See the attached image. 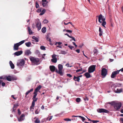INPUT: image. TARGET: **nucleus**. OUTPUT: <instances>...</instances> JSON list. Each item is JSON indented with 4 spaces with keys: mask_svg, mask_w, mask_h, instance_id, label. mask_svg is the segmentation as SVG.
<instances>
[{
    "mask_svg": "<svg viewBox=\"0 0 123 123\" xmlns=\"http://www.w3.org/2000/svg\"><path fill=\"white\" fill-rule=\"evenodd\" d=\"M93 52H94L93 55H94L96 56L97 55L98 51L97 49H95L94 50Z\"/></svg>",
    "mask_w": 123,
    "mask_h": 123,
    "instance_id": "2f4dec72",
    "label": "nucleus"
},
{
    "mask_svg": "<svg viewBox=\"0 0 123 123\" xmlns=\"http://www.w3.org/2000/svg\"><path fill=\"white\" fill-rule=\"evenodd\" d=\"M18 113L19 115H20L21 114V112L19 109L18 110Z\"/></svg>",
    "mask_w": 123,
    "mask_h": 123,
    "instance_id": "4d7b16f0",
    "label": "nucleus"
},
{
    "mask_svg": "<svg viewBox=\"0 0 123 123\" xmlns=\"http://www.w3.org/2000/svg\"><path fill=\"white\" fill-rule=\"evenodd\" d=\"M62 43L61 42H58V44L59 45H61V44H62Z\"/></svg>",
    "mask_w": 123,
    "mask_h": 123,
    "instance_id": "774afa93",
    "label": "nucleus"
},
{
    "mask_svg": "<svg viewBox=\"0 0 123 123\" xmlns=\"http://www.w3.org/2000/svg\"><path fill=\"white\" fill-rule=\"evenodd\" d=\"M46 28L45 27H43L42 29V31L43 33H45L46 31Z\"/></svg>",
    "mask_w": 123,
    "mask_h": 123,
    "instance_id": "c756f323",
    "label": "nucleus"
},
{
    "mask_svg": "<svg viewBox=\"0 0 123 123\" xmlns=\"http://www.w3.org/2000/svg\"><path fill=\"white\" fill-rule=\"evenodd\" d=\"M63 32L66 31L67 32H68L70 33H71L72 32V31L68 30H66L64 29L63 30Z\"/></svg>",
    "mask_w": 123,
    "mask_h": 123,
    "instance_id": "c85d7f7f",
    "label": "nucleus"
},
{
    "mask_svg": "<svg viewBox=\"0 0 123 123\" xmlns=\"http://www.w3.org/2000/svg\"><path fill=\"white\" fill-rule=\"evenodd\" d=\"M39 112V111H38V110H36L35 111V114H38Z\"/></svg>",
    "mask_w": 123,
    "mask_h": 123,
    "instance_id": "8fccbe9b",
    "label": "nucleus"
},
{
    "mask_svg": "<svg viewBox=\"0 0 123 123\" xmlns=\"http://www.w3.org/2000/svg\"><path fill=\"white\" fill-rule=\"evenodd\" d=\"M29 33V34H31L32 33V32L31 29L29 27H28Z\"/></svg>",
    "mask_w": 123,
    "mask_h": 123,
    "instance_id": "7c9ffc66",
    "label": "nucleus"
},
{
    "mask_svg": "<svg viewBox=\"0 0 123 123\" xmlns=\"http://www.w3.org/2000/svg\"><path fill=\"white\" fill-rule=\"evenodd\" d=\"M25 115L24 114H22L20 116L19 118H18V121L19 122H20L24 120L25 119Z\"/></svg>",
    "mask_w": 123,
    "mask_h": 123,
    "instance_id": "ddd939ff",
    "label": "nucleus"
},
{
    "mask_svg": "<svg viewBox=\"0 0 123 123\" xmlns=\"http://www.w3.org/2000/svg\"><path fill=\"white\" fill-rule=\"evenodd\" d=\"M19 104L18 103L14 105L13 108V112H15L16 108L19 106Z\"/></svg>",
    "mask_w": 123,
    "mask_h": 123,
    "instance_id": "2eb2a0df",
    "label": "nucleus"
},
{
    "mask_svg": "<svg viewBox=\"0 0 123 123\" xmlns=\"http://www.w3.org/2000/svg\"><path fill=\"white\" fill-rule=\"evenodd\" d=\"M9 63L11 68L12 69H13L14 68V65L13 63L11 61H9Z\"/></svg>",
    "mask_w": 123,
    "mask_h": 123,
    "instance_id": "412c9836",
    "label": "nucleus"
},
{
    "mask_svg": "<svg viewBox=\"0 0 123 123\" xmlns=\"http://www.w3.org/2000/svg\"><path fill=\"white\" fill-rule=\"evenodd\" d=\"M6 77L4 75L0 77V79L5 80L6 79Z\"/></svg>",
    "mask_w": 123,
    "mask_h": 123,
    "instance_id": "f704fd0d",
    "label": "nucleus"
},
{
    "mask_svg": "<svg viewBox=\"0 0 123 123\" xmlns=\"http://www.w3.org/2000/svg\"><path fill=\"white\" fill-rule=\"evenodd\" d=\"M25 40H22L19 42L15 44L13 46V49L14 50H18V47L20 45L23 43Z\"/></svg>",
    "mask_w": 123,
    "mask_h": 123,
    "instance_id": "f03ea898",
    "label": "nucleus"
},
{
    "mask_svg": "<svg viewBox=\"0 0 123 123\" xmlns=\"http://www.w3.org/2000/svg\"><path fill=\"white\" fill-rule=\"evenodd\" d=\"M76 101L77 102H79L80 101V99L79 98H77L76 99Z\"/></svg>",
    "mask_w": 123,
    "mask_h": 123,
    "instance_id": "a19ab883",
    "label": "nucleus"
},
{
    "mask_svg": "<svg viewBox=\"0 0 123 123\" xmlns=\"http://www.w3.org/2000/svg\"><path fill=\"white\" fill-rule=\"evenodd\" d=\"M99 32H102V31L100 27H99Z\"/></svg>",
    "mask_w": 123,
    "mask_h": 123,
    "instance_id": "052dcab7",
    "label": "nucleus"
},
{
    "mask_svg": "<svg viewBox=\"0 0 123 123\" xmlns=\"http://www.w3.org/2000/svg\"><path fill=\"white\" fill-rule=\"evenodd\" d=\"M41 87L42 86H41L39 85L35 89V91L34 92H37L41 88Z\"/></svg>",
    "mask_w": 123,
    "mask_h": 123,
    "instance_id": "5701e85b",
    "label": "nucleus"
},
{
    "mask_svg": "<svg viewBox=\"0 0 123 123\" xmlns=\"http://www.w3.org/2000/svg\"><path fill=\"white\" fill-rule=\"evenodd\" d=\"M123 89L122 88L119 89L117 88V89L116 90H115L114 91L116 93H120L122 92Z\"/></svg>",
    "mask_w": 123,
    "mask_h": 123,
    "instance_id": "4be33fe9",
    "label": "nucleus"
},
{
    "mask_svg": "<svg viewBox=\"0 0 123 123\" xmlns=\"http://www.w3.org/2000/svg\"><path fill=\"white\" fill-rule=\"evenodd\" d=\"M45 12V9H43L41 12V13H40V15H42Z\"/></svg>",
    "mask_w": 123,
    "mask_h": 123,
    "instance_id": "72a5a7b5",
    "label": "nucleus"
},
{
    "mask_svg": "<svg viewBox=\"0 0 123 123\" xmlns=\"http://www.w3.org/2000/svg\"><path fill=\"white\" fill-rule=\"evenodd\" d=\"M108 84L110 87L111 88L114 87L116 88V86H115L114 83L112 82H109Z\"/></svg>",
    "mask_w": 123,
    "mask_h": 123,
    "instance_id": "f3484780",
    "label": "nucleus"
},
{
    "mask_svg": "<svg viewBox=\"0 0 123 123\" xmlns=\"http://www.w3.org/2000/svg\"><path fill=\"white\" fill-rule=\"evenodd\" d=\"M81 118L82 119V121L83 122H84V121L85 120V118L83 117H82Z\"/></svg>",
    "mask_w": 123,
    "mask_h": 123,
    "instance_id": "338daca9",
    "label": "nucleus"
},
{
    "mask_svg": "<svg viewBox=\"0 0 123 123\" xmlns=\"http://www.w3.org/2000/svg\"><path fill=\"white\" fill-rule=\"evenodd\" d=\"M6 79L7 80L9 81H11L12 79V77L10 76H6Z\"/></svg>",
    "mask_w": 123,
    "mask_h": 123,
    "instance_id": "b1692460",
    "label": "nucleus"
},
{
    "mask_svg": "<svg viewBox=\"0 0 123 123\" xmlns=\"http://www.w3.org/2000/svg\"><path fill=\"white\" fill-rule=\"evenodd\" d=\"M32 26L33 28H34L35 27V24H32Z\"/></svg>",
    "mask_w": 123,
    "mask_h": 123,
    "instance_id": "69168bd1",
    "label": "nucleus"
},
{
    "mask_svg": "<svg viewBox=\"0 0 123 123\" xmlns=\"http://www.w3.org/2000/svg\"><path fill=\"white\" fill-rule=\"evenodd\" d=\"M49 68L50 70L52 72H54L55 69V67L54 66H50Z\"/></svg>",
    "mask_w": 123,
    "mask_h": 123,
    "instance_id": "aec40b11",
    "label": "nucleus"
},
{
    "mask_svg": "<svg viewBox=\"0 0 123 123\" xmlns=\"http://www.w3.org/2000/svg\"><path fill=\"white\" fill-rule=\"evenodd\" d=\"M63 66L61 64H59L58 65V68L59 70H58L57 69L56 70V72L60 74L61 75H63L62 72V69L63 68Z\"/></svg>",
    "mask_w": 123,
    "mask_h": 123,
    "instance_id": "7ed1b4c3",
    "label": "nucleus"
},
{
    "mask_svg": "<svg viewBox=\"0 0 123 123\" xmlns=\"http://www.w3.org/2000/svg\"><path fill=\"white\" fill-rule=\"evenodd\" d=\"M108 104H109L112 105H113L114 106V105H115L116 103L114 102H109L108 103Z\"/></svg>",
    "mask_w": 123,
    "mask_h": 123,
    "instance_id": "4c0bfd02",
    "label": "nucleus"
},
{
    "mask_svg": "<svg viewBox=\"0 0 123 123\" xmlns=\"http://www.w3.org/2000/svg\"><path fill=\"white\" fill-rule=\"evenodd\" d=\"M82 68H81V69H78V70H77L76 71L77 72H79L80 71H81L82 70Z\"/></svg>",
    "mask_w": 123,
    "mask_h": 123,
    "instance_id": "e2e57ef3",
    "label": "nucleus"
},
{
    "mask_svg": "<svg viewBox=\"0 0 123 123\" xmlns=\"http://www.w3.org/2000/svg\"><path fill=\"white\" fill-rule=\"evenodd\" d=\"M32 38L35 40L36 42H37L39 41L38 38L37 37L33 36L32 37Z\"/></svg>",
    "mask_w": 123,
    "mask_h": 123,
    "instance_id": "473e14b6",
    "label": "nucleus"
},
{
    "mask_svg": "<svg viewBox=\"0 0 123 123\" xmlns=\"http://www.w3.org/2000/svg\"><path fill=\"white\" fill-rule=\"evenodd\" d=\"M92 122L93 123H96L99 122L98 121H95V120H92Z\"/></svg>",
    "mask_w": 123,
    "mask_h": 123,
    "instance_id": "3c124183",
    "label": "nucleus"
},
{
    "mask_svg": "<svg viewBox=\"0 0 123 123\" xmlns=\"http://www.w3.org/2000/svg\"><path fill=\"white\" fill-rule=\"evenodd\" d=\"M68 47L69 48H70L71 49H72L73 48H74V47L72 46H71V45H69L68 46Z\"/></svg>",
    "mask_w": 123,
    "mask_h": 123,
    "instance_id": "09e8293b",
    "label": "nucleus"
},
{
    "mask_svg": "<svg viewBox=\"0 0 123 123\" xmlns=\"http://www.w3.org/2000/svg\"><path fill=\"white\" fill-rule=\"evenodd\" d=\"M64 120L66 121H71V119L68 118H65L64 119Z\"/></svg>",
    "mask_w": 123,
    "mask_h": 123,
    "instance_id": "a18cd8bd",
    "label": "nucleus"
},
{
    "mask_svg": "<svg viewBox=\"0 0 123 123\" xmlns=\"http://www.w3.org/2000/svg\"><path fill=\"white\" fill-rule=\"evenodd\" d=\"M1 85L3 86H4L5 85V83L4 82H2L1 83Z\"/></svg>",
    "mask_w": 123,
    "mask_h": 123,
    "instance_id": "864d4df0",
    "label": "nucleus"
},
{
    "mask_svg": "<svg viewBox=\"0 0 123 123\" xmlns=\"http://www.w3.org/2000/svg\"><path fill=\"white\" fill-rule=\"evenodd\" d=\"M95 66L94 65H92L90 66L88 69V72L89 73L93 72L95 70Z\"/></svg>",
    "mask_w": 123,
    "mask_h": 123,
    "instance_id": "1a4fd4ad",
    "label": "nucleus"
},
{
    "mask_svg": "<svg viewBox=\"0 0 123 123\" xmlns=\"http://www.w3.org/2000/svg\"><path fill=\"white\" fill-rule=\"evenodd\" d=\"M107 70L105 68H103L101 70V75L102 77L104 78L105 77L107 74Z\"/></svg>",
    "mask_w": 123,
    "mask_h": 123,
    "instance_id": "423d86ee",
    "label": "nucleus"
},
{
    "mask_svg": "<svg viewBox=\"0 0 123 123\" xmlns=\"http://www.w3.org/2000/svg\"><path fill=\"white\" fill-rule=\"evenodd\" d=\"M26 45L28 47H30L31 44V43L30 42H28L25 43Z\"/></svg>",
    "mask_w": 123,
    "mask_h": 123,
    "instance_id": "cd10ccee",
    "label": "nucleus"
},
{
    "mask_svg": "<svg viewBox=\"0 0 123 123\" xmlns=\"http://www.w3.org/2000/svg\"><path fill=\"white\" fill-rule=\"evenodd\" d=\"M11 97H12L14 99L16 100V99L17 98H15L14 97V95H12L11 96Z\"/></svg>",
    "mask_w": 123,
    "mask_h": 123,
    "instance_id": "5fc2aeb1",
    "label": "nucleus"
},
{
    "mask_svg": "<svg viewBox=\"0 0 123 123\" xmlns=\"http://www.w3.org/2000/svg\"><path fill=\"white\" fill-rule=\"evenodd\" d=\"M97 111L99 113H108V111L107 110L103 109H97Z\"/></svg>",
    "mask_w": 123,
    "mask_h": 123,
    "instance_id": "f8f14e48",
    "label": "nucleus"
},
{
    "mask_svg": "<svg viewBox=\"0 0 123 123\" xmlns=\"http://www.w3.org/2000/svg\"><path fill=\"white\" fill-rule=\"evenodd\" d=\"M41 10L40 9H38L37 11V12H41Z\"/></svg>",
    "mask_w": 123,
    "mask_h": 123,
    "instance_id": "bf43d9fd",
    "label": "nucleus"
},
{
    "mask_svg": "<svg viewBox=\"0 0 123 123\" xmlns=\"http://www.w3.org/2000/svg\"><path fill=\"white\" fill-rule=\"evenodd\" d=\"M32 99H33V102H35L36 101L37 99V98H32Z\"/></svg>",
    "mask_w": 123,
    "mask_h": 123,
    "instance_id": "37998d69",
    "label": "nucleus"
},
{
    "mask_svg": "<svg viewBox=\"0 0 123 123\" xmlns=\"http://www.w3.org/2000/svg\"><path fill=\"white\" fill-rule=\"evenodd\" d=\"M64 35H67L70 38L71 37V36H69L67 33L64 34Z\"/></svg>",
    "mask_w": 123,
    "mask_h": 123,
    "instance_id": "0e129e2a",
    "label": "nucleus"
},
{
    "mask_svg": "<svg viewBox=\"0 0 123 123\" xmlns=\"http://www.w3.org/2000/svg\"><path fill=\"white\" fill-rule=\"evenodd\" d=\"M81 76L82 75L78 77H76L75 76H74V80L75 81H77L79 82V81L80 80V77H81Z\"/></svg>",
    "mask_w": 123,
    "mask_h": 123,
    "instance_id": "6ab92c4d",
    "label": "nucleus"
},
{
    "mask_svg": "<svg viewBox=\"0 0 123 123\" xmlns=\"http://www.w3.org/2000/svg\"><path fill=\"white\" fill-rule=\"evenodd\" d=\"M76 51L78 53H79L80 52V50L79 49H77L76 50Z\"/></svg>",
    "mask_w": 123,
    "mask_h": 123,
    "instance_id": "680f3d73",
    "label": "nucleus"
},
{
    "mask_svg": "<svg viewBox=\"0 0 123 123\" xmlns=\"http://www.w3.org/2000/svg\"><path fill=\"white\" fill-rule=\"evenodd\" d=\"M120 121L122 122V123H123V118H121Z\"/></svg>",
    "mask_w": 123,
    "mask_h": 123,
    "instance_id": "6e6d98bb",
    "label": "nucleus"
},
{
    "mask_svg": "<svg viewBox=\"0 0 123 123\" xmlns=\"http://www.w3.org/2000/svg\"><path fill=\"white\" fill-rule=\"evenodd\" d=\"M35 105V102L32 101V102L31 106L30 107V109L31 111L32 110V109H33Z\"/></svg>",
    "mask_w": 123,
    "mask_h": 123,
    "instance_id": "a878e982",
    "label": "nucleus"
},
{
    "mask_svg": "<svg viewBox=\"0 0 123 123\" xmlns=\"http://www.w3.org/2000/svg\"><path fill=\"white\" fill-rule=\"evenodd\" d=\"M35 123H39L40 122V120L38 118H37L35 122Z\"/></svg>",
    "mask_w": 123,
    "mask_h": 123,
    "instance_id": "58836bf2",
    "label": "nucleus"
},
{
    "mask_svg": "<svg viewBox=\"0 0 123 123\" xmlns=\"http://www.w3.org/2000/svg\"><path fill=\"white\" fill-rule=\"evenodd\" d=\"M102 26H103L104 27H105V25L106 24V22L105 21H102Z\"/></svg>",
    "mask_w": 123,
    "mask_h": 123,
    "instance_id": "e433bc0d",
    "label": "nucleus"
},
{
    "mask_svg": "<svg viewBox=\"0 0 123 123\" xmlns=\"http://www.w3.org/2000/svg\"><path fill=\"white\" fill-rule=\"evenodd\" d=\"M25 61L23 59H20L18 60L17 62V65L19 67L23 66L25 64Z\"/></svg>",
    "mask_w": 123,
    "mask_h": 123,
    "instance_id": "39448f33",
    "label": "nucleus"
},
{
    "mask_svg": "<svg viewBox=\"0 0 123 123\" xmlns=\"http://www.w3.org/2000/svg\"><path fill=\"white\" fill-rule=\"evenodd\" d=\"M42 5L44 7L47 6L48 2L46 0H42Z\"/></svg>",
    "mask_w": 123,
    "mask_h": 123,
    "instance_id": "dca6fc26",
    "label": "nucleus"
},
{
    "mask_svg": "<svg viewBox=\"0 0 123 123\" xmlns=\"http://www.w3.org/2000/svg\"><path fill=\"white\" fill-rule=\"evenodd\" d=\"M61 54L65 55L66 54V52L64 51H62L61 53Z\"/></svg>",
    "mask_w": 123,
    "mask_h": 123,
    "instance_id": "de8ad7c7",
    "label": "nucleus"
},
{
    "mask_svg": "<svg viewBox=\"0 0 123 123\" xmlns=\"http://www.w3.org/2000/svg\"><path fill=\"white\" fill-rule=\"evenodd\" d=\"M31 54V52L29 49L26 50L25 52V54L27 55H29Z\"/></svg>",
    "mask_w": 123,
    "mask_h": 123,
    "instance_id": "a211bd4d",
    "label": "nucleus"
},
{
    "mask_svg": "<svg viewBox=\"0 0 123 123\" xmlns=\"http://www.w3.org/2000/svg\"><path fill=\"white\" fill-rule=\"evenodd\" d=\"M84 75L87 78H90L91 76L90 74L88 73H85Z\"/></svg>",
    "mask_w": 123,
    "mask_h": 123,
    "instance_id": "bb28decb",
    "label": "nucleus"
},
{
    "mask_svg": "<svg viewBox=\"0 0 123 123\" xmlns=\"http://www.w3.org/2000/svg\"><path fill=\"white\" fill-rule=\"evenodd\" d=\"M52 117H53L52 116H50V117H48L47 118V120H48L49 121H50V120H51L52 119Z\"/></svg>",
    "mask_w": 123,
    "mask_h": 123,
    "instance_id": "ea45409f",
    "label": "nucleus"
},
{
    "mask_svg": "<svg viewBox=\"0 0 123 123\" xmlns=\"http://www.w3.org/2000/svg\"><path fill=\"white\" fill-rule=\"evenodd\" d=\"M30 59L34 65H37L39 64V60L38 58L31 57L30 58Z\"/></svg>",
    "mask_w": 123,
    "mask_h": 123,
    "instance_id": "f257e3e1",
    "label": "nucleus"
},
{
    "mask_svg": "<svg viewBox=\"0 0 123 123\" xmlns=\"http://www.w3.org/2000/svg\"><path fill=\"white\" fill-rule=\"evenodd\" d=\"M35 21L36 23V26L37 28L38 31H39L41 28V23L38 19H35Z\"/></svg>",
    "mask_w": 123,
    "mask_h": 123,
    "instance_id": "20e7f679",
    "label": "nucleus"
},
{
    "mask_svg": "<svg viewBox=\"0 0 123 123\" xmlns=\"http://www.w3.org/2000/svg\"><path fill=\"white\" fill-rule=\"evenodd\" d=\"M105 17L103 16L101 14H100L98 16V21L99 22L101 23L102 21H105Z\"/></svg>",
    "mask_w": 123,
    "mask_h": 123,
    "instance_id": "6e6552de",
    "label": "nucleus"
},
{
    "mask_svg": "<svg viewBox=\"0 0 123 123\" xmlns=\"http://www.w3.org/2000/svg\"><path fill=\"white\" fill-rule=\"evenodd\" d=\"M70 38H72L73 39V40L74 41H76L74 37L71 36Z\"/></svg>",
    "mask_w": 123,
    "mask_h": 123,
    "instance_id": "13d9d810",
    "label": "nucleus"
},
{
    "mask_svg": "<svg viewBox=\"0 0 123 123\" xmlns=\"http://www.w3.org/2000/svg\"><path fill=\"white\" fill-rule=\"evenodd\" d=\"M57 56V55L54 54L52 55V59H51V61L52 62L54 63H56L57 62V60L56 57Z\"/></svg>",
    "mask_w": 123,
    "mask_h": 123,
    "instance_id": "9d476101",
    "label": "nucleus"
},
{
    "mask_svg": "<svg viewBox=\"0 0 123 123\" xmlns=\"http://www.w3.org/2000/svg\"><path fill=\"white\" fill-rule=\"evenodd\" d=\"M33 89L32 88L30 90L28 91L25 93V97H26L28 94H29L31 92L33 91Z\"/></svg>",
    "mask_w": 123,
    "mask_h": 123,
    "instance_id": "393cba45",
    "label": "nucleus"
},
{
    "mask_svg": "<svg viewBox=\"0 0 123 123\" xmlns=\"http://www.w3.org/2000/svg\"><path fill=\"white\" fill-rule=\"evenodd\" d=\"M122 104L121 103H116L114 106V108L115 110H118L120 108Z\"/></svg>",
    "mask_w": 123,
    "mask_h": 123,
    "instance_id": "0eeeda50",
    "label": "nucleus"
},
{
    "mask_svg": "<svg viewBox=\"0 0 123 123\" xmlns=\"http://www.w3.org/2000/svg\"><path fill=\"white\" fill-rule=\"evenodd\" d=\"M23 51L22 50L18 51L14 53V55L18 56L22 54Z\"/></svg>",
    "mask_w": 123,
    "mask_h": 123,
    "instance_id": "4468645a",
    "label": "nucleus"
},
{
    "mask_svg": "<svg viewBox=\"0 0 123 123\" xmlns=\"http://www.w3.org/2000/svg\"><path fill=\"white\" fill-rule=\"evenodd\" d=\"M39 7V5L38 4L37 2L36 1V7L37 8Z\"/></svg>",
    "mask_w": 123,
    "mask_h": 123,
    "instance_id": "c03bdc74",
    "label": "nucleus"
},
{
    "mask_svg": "<svg viewBox=\"0 0 123 123\" xmlns=\"http://www.w3.org/2000/svg\"><path fill=\"white\" fill-rule=\"evenodd\" d=\"M43 22L44 23H47L48 22V21L46 19H45L43 20Z\"/></svg>",
    "mask_w": 123,
    "mask_h": 123,
    "instance_id": "49530a36",
    "label": "nucleus"
},
{
    "mask_svg": "<svg viewBox=\"0 0 123 123\" xmlns=\"http://www.w3.org/2000/svg\"><path fill=\"white\" fill-rule=\"evenodd\" d=\"M33 93L34 94V95L33 98H36V97L37 96V92H34Z\"/></svg>",
    "mask_w": 123,
    "mask_h": 123,
    "instance_id": "79ce46f5",
    "label": "nucleus"
},
{
    "mask_svg": "<svg viewBox=\"0 0 123 123\" xmlns=\"http://www.w3.org/2000/svg\"><path fill=\"white\" fill-rule=\"evenodd\" d=\"M40 49L43 50H45L46 49L45 47L43 46H42L40 47Z\"/></svg>",
    "mask_w": 123,
    "mask_h": 123,
    "instance_id": "c9c22d12",
    "label": "nucleus"
},
{
    "mask_svg": "<svg viewBox=\"0 0 123 123\" xmlns=\"http://www.w3.org/2000/svg\"><path fill=\"white\" fill-rule=\"evenodd\" d=\"M67 76L69 77L70 78L72 77V75L70 74H67Z\"/></svg>",
    "mask_w": 123,
    "mask_h": 123,
    "instance_id": "603ef678",
    "label": "nucleus"
},
{
    "mask_svg": "<svg viewBox=\"0 0 123 123\" xmlns=\"http://www.w3.org/2000/svg\"><path fill=\"white\" fill-rule=\"evenodd\" d=\"M120 70H117V71H113L112 72L111 75V77L112 78H114L116 76V75L119 74Z\"/></svg>",
    "mask_w": 123,
    "mask_h": 123,
    "instance_id": "9b49d317",
    "label": "nucleus"
}]
</instances>
